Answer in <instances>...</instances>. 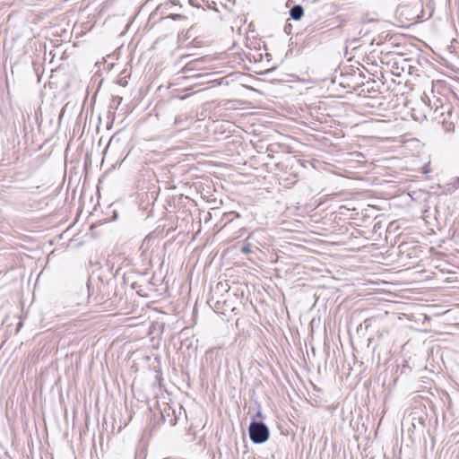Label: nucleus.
<instances>
[{"label": "nucleus", "instance_id": "39448f33", "mask_svg": "<svg viewBox=\"0 0 459 459\" xmlns=\"http://www.w3.org/2000/svg\"><path fill=\"white\" fill-rule=\"evenodd\" d=\"M118 83L119 85L126 87L127 85V81L126 80V78H121L118 80Z\"/></svg>", "mask_w": 459, "mask_h": 459}, {"label": "nucleus", "instance_id": "f257e3e1", "mask_svg": "<svg viewBox=\"0 0 459 459\" xmlns=\"http://www.w3.org/2000/svg\"><path fill=\"white\" fill-rule=\"evenodd\" d=\"M176 7H178L180 9L182 6L179 4V1L178 0H167L164 3L160 4L157 8L154 11L155 14H160L165 15V17H162L161 19H172L174 21L178 20H183L186 18V16L176 13Z\"/></svg>", "mask_w": 459, "mask_h": 459}, {"label": "nucleus", "instance_id": "423d86ee", "mask_svg": "<svg viewBox=\"0 0 459 459\" xmlns=\"http://www.w3.org/2000/svg\"><path fill=\"white\" fill-rule=\"evenodd\" d=\"M231 213H234L236 215V217H239V213L236 212H232Z\"/></svg>", "mask_w": 459, "mask_h": 459}, {"label": "nucleus", "instance_id": "20e7f679", "mask_svg": "<svg viewBox=\"0 0 459 459\" xmlns=\"http://www.w3.org/2000/svg\"><path fill=\"white\" fill-rule=\"evenodd\" d=\"M241 252L244 253V254H249L251 253V244L250 243H246L242 247H241Z\"/></svg>", "mask_w": 459, "mask_h": 459}, {"label": "nucleus", "instance_id": "f03ea898", "mask_svg": "<svg viewBox=\"0 0 459 459\" xmlns=\"http://www.w3.org/2000/svg\"><path fill=\"white\" fill-rule=\"evenodd\" d=\"M249 437L255 444H263L269 438V429L262 421H252L248 429Z\"/></svg>", "mask_w": 459, "mask_h": 459}, {"label": "nucleus", "instance_id": "7ed1b4c3", "mask_svg": "<svg viewBox=\"0 0 459 459\" xmlns=\"http://www.w3.org/2000/svg\"><path fill=\"white\" fill-rule=\"evenodd\" d=\"M303 14H304V9L299 4H296V5L292 6L290 10V15L295 21L300 20L301 17L303 16Z\"/></svg>", "mask_w": 459, "mask_h": 459}]
</instances>
